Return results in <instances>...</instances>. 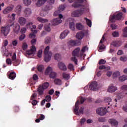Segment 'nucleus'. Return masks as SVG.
<instances>
[{
    "label": "nucleus",
    "mask_w": 127,
    "mask_h": 127,
    "mask_svg": "<svg viewBox=\"0 0 127 127\" xmlns=\"http://www.w3.org/2000/svg\"><path fill=\"white\" fill-rule=\"evenodd\" d=\"M80 100L81 104H83L86 101V99L84 97H80L77 101L74 109V113L76 116H80V115L84 114V107H81L79 110V104H80V100Z\"/></svg>",
    "instance_id": "nucleus-1"
},
{
    "label": "nucleus",
    "mask_w": 127,
    "mask_h": 127,
    "mask_svg": "<svg viewBox=\"0 0 127 127\" xmlns=\"http://www.w3.org/2000/svg\"><path fill=\"white\" fill-rule=\"evenodd\" d=\"M80 7V9H77L75 11H73L71 13V16L72 17H80V16H82L87 10H88V8L86 6L84 5L82 3V5L79 7Z\"/></svg>",
    "instance_id": "nucleus-2"
},
{
    "label": "nucleus",
    "mask_w": 127,
    "mask_h": 127,
    "mask_svg": "<svg viewBox=\"0 0 127 127\" xmlns=\"http://www.w3.org/2000/svg\"><path fill=\"white\" fill-rule=\"evenodd\" d=\"M121 90L123 91L122 92H120L117 94V97L118 100H120V99H123V98H124V97L127 96V85L125 84L122 85L121 87Z\"/></svg>",
    "instance_id": "nucleus-3"
},
{
    "label": "nucleus",
    "mask_w": 127,
    "mask_h": 127,
    "mask_svg": "<svg viewBox=\"0 0 127 127\" xmlns=\"http://www.w3.org/2000/svg\"><path fill=\"white\" fill-rule=\"evenodd\" d=\"M49 46H47L44 51V53L45 54L44 61H45V62H49V61L51 60L52 52L49 51Z\"/></svg>",
    "instance_id": "nucleus-4"
},
{
    "label": "nucleus",
    "mask_w": 127,
    "mask_h": 127,
    "mask_svg": "<svg viewBox=\"0 0 127 127\" xmlns=\"http://www.w3.org/2000/svg\"><path fill=\"white\" fill-rule=\"evenodd\" d=\"M72 56L71 58V61H73L75 64H77L78 60H77L76 58L80 56V48H77L72 52Z\"/></svg>",
    "instance_id": "nucleus-5"
},
{
    "label": "nucleus",
    "mask_w": 127,
    "mask_h": 127,
    "mask_svg": "<svg viewBox=\"0 0 127 127\" xmlns=\"http://www.w3.org/2000/svg\"><path fill=\"white\" fill-rule=\"evenodd\" d=\"M13 63L14 66H17L18 65V63L16 61V53H14L12 56V61L10 59H7L6 60V63L9 66L11 65V64Z\"/></svg>",
    "instance_id": "nucleus-6"
},
{
    "label": "nucleus",
    "mask_w": 127,
    "mask_h": 127,
    "mask_svg": "<svg viewBox=\"0 0 127 127\" xmlns=\"http://www.w3.org/2000/svg\"><path fill=\"white\" fill-rule=\"evenodd\" d=\"M98 87V83L96 81L92 82L89 86L87 85L84 87V91L88 93V91L92 90V91H96Z\"/></svg>",
    "instance_id": "nucleus-7"
},
{
    "label": "nucleus",
    "mask_w": 127,
    "mask_h": 127,
    "mask_svg": "<svg viewBox=\"0 0 127 127\" xmlns=\"http://www.w3.org/2000/svg\"><path fill=\"white\" fill-rule=\"evenodd\" d=\"M69 2L72 3V2H74L72 4L71 6L74 8H78L80 6L83 5V2H84L83 0H68Z\"/></svg>",
    "instance_id": "nucleus-8"
},
{
    "label": "nucleus",
    "mask_w": 127,
    "mask_h": 127,
    "mask_svg": "<svg viewBox=\"0 0 127 127\" xmlns=\"http://www.w3.org/2000/svg\"><path fill=\"white\" fill-rule=\"evenodd\" d=\"M49 83L45 82L42 85H40L39 88H38V92L39 93V94L40 95H43L44 90L48 89V88H49Z\"/></svg>",
    "instance_id": "nucleus-9"
},
{
    "label": "nucleus",
    "mask_w": 127,
    "mask_h": 127,
    "mask_svg": "<svg viewBox=\"0 0 127 127\" xmlns=\"http://www.w3.org/2000/svg\"><path fill=\"white\" fill-rule=\"evenodd\" d=\"M10 26H12V25H7L5 26L2 27L1 28V32L2 34H3L4 36H7L8 33L10 31Z\"/></svg>",
    "instance_id": "nucleus-10"
},
{
    "label": "nucleus",
    "mask_w": 127,
    "mask_h": 127,
    "mask_svg": "<svg viewBox=\"0 0 127 127\" xmlns=\"http://www.w3.org/2000/svg\"><path fill=\"white\" fill-rule=\"evenodd\" d=\"M45 75H50V78H54L56 77L57 74L53 71L52 67L48 66L45 72Z\"/></svg>",
    "instance_id": "nucleus-11"
},
{
    "label": "nucleus",
    "mask_w": 127,
    "mask_h": 127,
    "mask_svg": "<svg viewBox=\"0 0 127 127\" xmlns=\"http://www.w3.org/2000/svg\"><path fill=\"white\" fill-rule=\"evenodd\" d=\"M65 9V6L64 5H60L58 10L55 11L54 15L55 16H59L60 18H63V15L60 14V12L63 11Z\"/></svg>",
    "instance_id": "nucleus-12"
},
{
    "label": "nucleus",
    "mask_w": 127,
    "mask_h": 127,
    "mask_svg": "<svg viewBox=\"0 0 127 127\" xmlns=\"http://www.w3.org/2000/svg\"><path fill=\"white\" fill-rule=\"evenodd\" d=\"M35 52H36V48L35 46H32L30 50H29L26 52V56L29 58H31V57L30 56H34Z\"/></svg>",
    "instance_id": "nucleus-13"
},
{
    "label": "nucleus",
    "mask_w": 127,
    "mask_h": 127,
    "mask_svg": "<svg viewBox=\"0 0 127 127\" xmlns=\"http://www.w3.org/2000/svg\"><path fill=\"white\" fill-rule=\"evenodd\" d=\"M122 17H123V13L120 12V13L117 14V15L114 14L113 16H110L109 20L110 21H111V22H115L116 21V20H119L121 19V18H122Z\"/></svg>",
    "instance_id": "nucleus-14"
},
{
    "label": "nucleus",
    "mask_w": 127,
    "mask_h": 127,
    "mask_svg": "<svg viewBox=\"0 0 127 127\" xmlns=\"http://www.w3.org/2000/svg\"><path fill=\"white\" fill-rule=\"evenodd\" d=\"M108 113L106 107H100L96 109V114L99 116H105Z\"/></svg>",
    "instance_id": "nucleus-15"
},
{
    "label": "nucleus",
    "mask_w": 127,
    "mask_h": 127,
    "mask_svg": "<svg viewBox=\"0 0 127 127\" xmlns=\"http://www.w3.org/2000/svg\"><path fill=\"white\" fill-rule=\"evenodd\" d=\"M13 8H14V5L13 4L8 6L2 10V14H7L9 12H11V11L13 10Z\"/></svg>",
    "instance_id": "nucleus-16"
},
{
    "label": "nucleus",
    "mask_w": 127,
    "mask_h": 127,
    "mask_svg": "<svg viewBox=\"0 0 127 127\" xmlns=\"http://www.w3.org/2000/svg\"><path fill=\"white\" fill-rule=\"evenodd\" d=\"M105 40L106 39H105V34H104L102 36V38L100 40V42L99 43V49L98 50L99 52H102L103 50H104V49H106V47L105 46V45H102V43H104V42H105Z\"/></svg>",
    "instance_id": "nucleus-17"
},
{
    "label": "nucleus",
    "mask_w": 127,
    "mask_h": 127,
    "mask_svg": "<svg viewBox=\"0 0 127 127\" xmlns=\"http://www.w3.org/2000/svg\"><path fill=\"white\" fill-rule=\"evenodd\" d=\"M62 22V18H60V16L59 17L56 18L55 19H54L51 21V23L52 25H58V24H60V23H61Z\"/></svg>",
    "instance_id": "nucleus-18"
},
{
    "label": "nucleus",
    "mask_w": 127,
    "mask_h": 127,
    "mask_svg": "<svg viewBox=\"0 0 127 127\" xmlns=\"http://www.w3.org/2000/svg\"><path fill=\"white\" fill-rule=\"evenodd\" d=\"M46 1H47V0H37L35 5L36 7H41L42 5H44L46 3Z\"/></svg>",
    "instance_id": "nucleus-19"
},
{
    "label": "nucleus",
    "mask_w": 127,
    "mask_h": 127,
    "mask_svg": "<svg viewBox=\"0 0 127 127\" xmlns=\"http://www.w3.org/2000/svg\"><path fill=\"white\" fill-rule=\"evenodd\" d=\"M66 22L69 23V28L71 30L74 31L75 30V24L73 22V19L71 18H69L66 20Z\"/></svg>",
    "instance_id": "nucleus-20"
},
{
    "label": "nucleus",
    "mask_w": 127,
    "mask_h": 127,
    "mask_svg": "<svg viewBox=\"0 0 127 127\" xmlns=\"http://www.w3.org/2000/svg\"><path fill=\"white\" fill-rule=\"evenodd\" d=\"M118 90V87L114 84H110L108 88L107 91L109 93H115Z\"/></svg>",
    "instance_id": "nucleus-21"
},
{
    "label": "nucleus",
    "mask_w": 127,
    "mask_h": 127,
    "mask_svg": "<svg viewBox=\"0 0 127 127\" xmlns=\"http://www.w3.org/2000/svg\"><path fill=\"white\" fill-rule=\"evenodd\" d=\"M58 66L60 70H62V71H67V66H66L65 64L60 62L58 64Z\"/></svg>",
    "instance_id": "nucleus-22"
},
{
    "label": "nucleus",
    "mask_w": 127,
    "mask_h": 127,
    "mask_svg": "<svg viewBox=\"0 0 127 127\" xmlns=\"http://www.w3.org/2000/svg\"><path fill=\"white\" fill-rule=\"evenodd\" d=\"M18 22L21 26H23L26 23V18L24 17H19L18 19Z\"/></svg>",
    "instance_id": "nucleus-23"
},
{
    "label": "nucleus",
    "mask_w": 127,
    "mask_h": 127,
    "mask_svg": "<svg viewBox=\"0 0 127 127\" xmlns=\"http://www.w3.org/2000/svg\"><path fill=\"white\" fill-rule=\"evenodd\" d=\"M32 13V12L30 8H26L24 10V13L25 14V17H28V16H30Z\"/></svg>",
    "instance_id": "nucleus-24"
},
{
    "label": "nucleus",
    "mask_w": 127,
    "mask_h": 127,
    "mask_svg": "<svg viewBox=\"0 0 127 127\" xmlns=\"http://www.w3.org/2000/svg\"><path fill=\"white\" fill-rule=\"evenodd\" d=\"M108 122L109 124H111V126L113 127H118L119 122H118L115 119H110Z\"/></svg>",
    "instance_id": "nucleus-25"
},
{
    "label": "nucleus",
    "mask_w": 127,
    "mask_h": 127,
    "mask_svg": "<svg viewBox=\"0 0 127 127\" xmlns=\"http://www.w3.org/2000/svg\"><path fill=\"white\" fill-rule=\"evenodd\" d=\"M69 43L71 46H79L81 45V41H74L71 40L69 41Z\"/></svg>",
    "instance_id": "nucleus-26"
},
{
    "label": "nucleus",
    "mask_w": 127,
    "mask_h": 127,
    "mask_svg": "<svg viewBox=\"0 0 127 127\" xmlns=\"http://www.w3.org/2000/svg\"><path fill=\"white\" fill-rule=\"evenodd\" d=\"M69 34V31L68 30H65L60 35V39H64L66 36Z\"/></svg>",
    "instance_id": "nucleus-27"
},
{
    "label": "nucleus",
    "mask_w": 127,
    "mask_h": 127,
    "mask_svg": "<svg viewBox=\"0 0 127 127\" xmlns=\"http://www.w3.org/2000/svg\"><path fill=\"white\" fill-rule=\"evenodd\" d=\"M36 19L37 21H39V22H40L41 23H47V22H48V19L43 18L41 17L38 16L36 18Z\"/></svg>",
    "instance_id": "nucleus-28"
},
{
    "label": "nucleus",
    "mask_w": 127,
    "mask_h": 127,
    "mask_svg": "<svg viewBox=\"0 0 127 127\" xmlns=\"http://www.w3.org/2000/svg\"><path fill=\"white\" fill-rule=\"evenodd\" d=\"M122 44H123V42L121 40L114 41L112 43V45L115 46V47H120Z\"/></svg>",
    "instance_id": "nucleus-29"
},
{
    "label": "nucleus",
    "mask_w": 127,
    "mask_h": 127,
    "mask_svg": "<svg viewBox=\"0 0 127 127\" xmlns=\"http://www.w3.org/2000/svg\"><path fill=\"white\" fill-rule=\"evenodd\" d=\"M53 8V6L51 5V4L48 3V4L46 5L43 8V10L45 11H48V10H51Z\"/></svg>",
    "instance_id": "nucleus-30"
},
{
    "label": "nucleus",
    "mask_w": 127,
    "mask_h": 127,
    "mask_svg": "<svg viewBox=\"0 0 127 127\" xmlns=\"http://www.w3.org/2000/svg\"><path fill=\"white\" fill-rule=\"evenodd\" d=\"M84 35L85 33H84V32H80L79 33H77L76 37V38H77V39L81 40L83 39Z\"/></svg>",
    "instance_id": "nucleus-31"
},
{
    "label": "nucleus",
    "mask_w": 127,
    "mask_h": 127,
    "mask_svg": "<svg viewBox=\"0 0 127 127\" xmlns=\"http://www.w3.org/2000/svg\"><path fill=\"white\" fill-rule=\"evenodd\" d=\"M13 31L16 33H17V32H19V30H20V26L19 24H16L13 28Z\"/></svg>",
    "instance_id": "nucleus-32"
},
{
    "label": "nucleus",
    "mask_w": 127,
    "mask_h": 127,
    "mask_svg": "<svg viewBox=\"0 0 127 127\" xmlns=\"http://www.w3.org/2000/svg\"><path fill=\"white\" fill-rule=\"evenodd\" d=\"M88 50H89V48L87 46H84L80 51V56H83V54L85 53L86 51H88Z\"/></svg>",
    "instance_id": "nucleus-33"
},
{
    "label": "nucleus",
    "mask_w": 127,
    "mask_h": 127,
    "mask_svg": "<svg viewBox=\"0 0 127 127\" xmlns=\"http://www.w3.org/2000/svg\"><path fill=\"white\" fill-rule=\"evenodd\" d=\"M15 11L18 14H20V12H21V5H17L15 7Z\"/></svg>",
    "instance_id": "nucleus-34"
},
{
    "label": "nucleus",
    "mask_w": 127,
    "mask_h": 127,
    "mask_svg": "<svg viewBox=\"0 0 127 127\" xmlns=\"http://www.w3.org/2000/svg\"><path fill=\"white\" fill-rule=\"evenodd\" d=\"M32 1L31 0H23V3L26 6H28L31 4Z\"/></svg>",
    "instance_id": "nucleus-35"
},
{
    "label": "nucleus",
    "mask_w": 127,
    "mask_h": 127,
    "mask_svg": "<svg viewBox=\"0 0 127 127\" xmlns=\"http://www.w3.org/2000/svg\"><path fill=\"white\" fill-rule=\"evenodd\" d=\"M15 77H16V74L14 72H11L9 75V79H10L11 80H14Z\"/></svg>",
    "instance_id": "nucleus-36"
},
{
    "label": "nucleus",
    "mask_w": 127,
    "mask_h": 127,
    "mask_svg": "<svg viewBox=\"0 0 127 127\" xmlns=\"http://www.w3.org/2000/svg\"><path fill=\"white\" fill-rule=\"evenodd\" d=\"M63 77L64 80H69L70 79V74L66 72H64L63 73Z\"/></svg>",
    "instance_id": "nucleus-37"
},
{
    "label": "nucleus",
    "mask_w": 127,
    "mask_h": 127,
    "mask_svg": "<svg viewBox=\"0 0 127 127\" xmlns=\"http://www.w3.org/2000/svg\"><path fill=\"white\" fill-rule=\"evenodd\" d=\"M121 73L119 71H115L112 74V77L113 79H116V78H118L119 76H120Z\"/></svg>",
    "instance_id": "nucleus-38"
},
{
    "label": "nucleus",
    "mask_w": 127,
    "mask_h": 127,
    "mask_svg": "<svg viewBox=\"0 0 127 127\" xmlns=\"http://www.w3.org/2000/svg\"><path fill=\"white\" fill-rule=\"evenodd\" d=\"M84 20H85L87 25H88L89 27H92V21L86 17L84 18Z\"/></svg>",
    "instance_id": "nucleus-39"
},
{
    "label": "nucleus",
    "mask_w": 127,
    "mask_h": 127,
    "mask_svg": "<svg viewBox=\"0 0 127 127\" xmlns=\"http://www.w3.org/2000/svg\"><path fill=\"white\" fill-rule=\"evenodd\" d=\"M76 28L78 30H82V29H84V26L80 23H76Z\"/></svg>",
    "instance_id": "nucleus-40"
},
{
    "label": "nucleus",
    "mask_w": 127,
    "mask_h": 127,
    "mask_svg": "<svg viewBox=\"0 0 127 127\" xmlns=\"http://www.w3.org/2000/svg\"><path fill=\"white\" fill-rule=\"evenodd\" d=\"M15 15H16L15 13H12L11 15L9 14L8 15V18H10L12 21L15 20Z\"/></svg>",
    "instance_id": "nucleus-41"
},
{
    "label": "nucleus",
    "mask_w": 127,
    "mask_h": 127,
    "mask_svg": "<svg viewBox=\"0 0 127 127\" xmlns=\"http://www.w3.org/2000/svg\"><path fill=\"white\" fill-rule=\"evenodd\" d=\"M119 80L121 82H124V81H126V80H127V75H124L123 76H120L119 78Z\"/></svg>",
    "instance_id": "nucleus-42"
},
{
    "label": "nucleus",
    "mask_w": 127,
    "mask_h": 127,
    "mask_svg": "<svg viewBox=\"0 0 127 127\" xmlns=\"http://www.w3.org/2000/svg\"><path fill=\"white\" fill-rule=\"evenodd\" d=\"M55 60H57L58 61H60L61 60V55L59 54H56L54 57Z\"/></svg>",
    "instance_id": "nucleus-43"
},
{
    "label": "nucleus",
    "mask_w": 127,
    "mask_h": 127,
    "mask_svg": "<svg viewBox=\"0 0 127 127\" xmlns=\"http://www.w3.org/2000/svg\"><path fill=\"white\" fill-rule=\"evenodd\" d=\"M31 31H32L34 33H37V30H33V29H36V25H32V27H30Z\"/></svg>",
    "instance_id": "nucleus-44"
},
{
    "label": "nucleus",
    "mask_w": 127,
    "mask_h": 127,
    "mask_svg": "<svg viewBox=\"0 0 127 127\" xmlns=\"http://www.w3.org/2000/svg\"><path fill=\"white\" fill-rule=\"evenodd\" d=\"M54 83L56 85H61L62 84V81L60 79L56 78L54 80Z\"/></svg>",
    "instance_id": "nucleus-45"
},
{
    "label": "nucleus",
    "mask_w": 127,
    "mask_h": 127,
    "mask_svg": "<svg viewBox=\"0 0 127 127\" xmlns=\"http://www.w3.org/2000/svg\"><path fill=\"white\" fill-rule=\"evenodd\" d=\"M99 69L100 70H103V69L110 70V69H111V67H110V66L106 67V66H105V65H100L99 66Z\"/></svg>",
    "instance_id": "nucleus-46"
},
{
    "label": "nucleus",
    "mask_w": 127,
    "mask_h": 127,
    "mask_svg": "<svg viewBox=\"0 0 127 127\" xmlns=\"http://www.w3.org/2000/svg\"><path fill=\"white\" fill-rule=\"evenodd\" d=\"M28 47V45H27V43H26V42H24L22 46V48L23 50H24V51L26 50Z\"/></svg>",
    "instance_id": "nucleus-47"
},
{
    "label": "nucleus",
    "mask_w": 127,
    "mask_h": 127,
    "mask_svg": "<svg viewBox=\"0 0 127 127\" xmlns=\"http://www.w3.org/2000/svg\"><path fill=\"white\" fill-rule=\"evenodd\" d=\"M105 102L108 103V105H110L112 106V99L111 98H107L105 99Z\"/></svg>",
    "instance_id": "nucleus-48"
},
{
    "label": "nucleus",
    "mask_w": 127,
    "mask_h": 127,
    "mask_svg": "<svg viewBox=\"0 0 127 127\" xmlns=\"http://www.w3.org/2000/svg\"><path fill=\"white\" fill-rule=\"evenodd\" d=\"M112 36L113 37H119L120 36V33L118 31H114L112 33Z\"/></svg>",
    "instance_id": "nucleus-49"
},
{
    "label": "nucleus",
    "mask_w": 127,
    "mask_h": 127,
    "mask_svg": "<svg viewBox=\"0 0 127 127\" xmlns=\"http://www.w3.org/2000/svg\"><path fill=\"white\" fill-rule=\"evenodd\" d=\"M123 36L127 37V27H125L123 30Z\"/></svg>",
    "instance_id": "nucleus-50"
},
{
    "label": "nucleus",
    "mask_w": 127,
    "mask_h": 127,
    "mask_svg": "<svg viewBox=\"0 0 127 127\" xmlns=\"http://www.w3.org/2000/svg\"><path fill=\"white\" fill-rule=\"evenodd\" d=\"M120 61H121L122 62H126V61H127V56H123L120 57Z\"/></svg>",
    "instance_id": "nucleus-51"
},
{
    "label": "nucleus",
    "mask_w": 127,
    "mask_h": 127,
    "mask_svg": "<svg viewBox=\"0 0 127 127\" xmlns=\"http://www.w3.org/2000/svg\"><path fill=\"white\" fill-rule=\"evenodd\" d=\"M44 69V67L43 65H40L38 66V70L39 72H42L43 69Z\"/></svg>",
    "instance_id": "nucleus-52"
},
{
    "label": "nucleus",
    "mask_w": 127,
    "mask_h": 127,
    "mask_svg": "<svg viewBox=\"0 0 127 127\" xmlns=\"http://www.w3.org/2000/svg\"><path fill=\"white\" fill-rule=\"evenodd\" d=\"M67 68L69 69L71 71L74 70V65L72 64H69L67 66Z\"/></svg>",
    "instance_id": "nucleus-53"
},
{
    "label": "nucleus",
    "mask_w": 127,
    "mask_h": 127,
    "mask_svg": "<svg viewBox=\"0 0 127 127\" xmlns=\"http://www.w3.org/2000/svg\"><path fill=\"white\" fill-rule=\"evenodd\" d=\"M45 100L46 102H50L51 101V96L50 95L46 96Z\"/></svg>",
    "instance_id": "nucleus-54"
},
{
    "label": "nucleus",
    "mask_w": 127,
    "mask_h": 127,
    "mask_svg": "<svg viewBox=\"0 0 127 127\" xmlns=\"http://www.w3.org/2000/svg\"><path fill=\"white\" fill-rule=\"evenodd\" d=\"M18 43V42L16 40H14L12 41V45L13 46H16Z\"/></svg>",
    "instance_id": "nucleus-55"
},
{
    "label": "nucleus",
    "mask_w": 127,
    "mask_h": 127,
    "mask_svg": "<svg viewBox=\"0 0 127 127\" xmlns=\"http://www.w3.org/2000/svg\"><path fill=\"white\" fill-rule=\"evenodd\" d=\"M42 55V50H40L37 54V56L39 58H41Z\"/></svg>",
    "instance_id": "nucleus-56"
},
{
    "label": "nucleus",
    "mask_w": 127,
    "mask_h": 127,
    "mask_svg": "<svg viewBox=\"0 0 127 127\" xmlns=\"http://www.w3.org/2000/svg\"><path fill=\"white\" fill-rule=\"evenodd\" d=\"M45 29L46 31H48V32H49V31H51V28H50V27L49 26H44Z\"/></svg>",
    "instance_id": "nucleus-57"
},
{
    "label": "nucleus",
    "mask_w": 127,
    "mask_h": 127,
    "mask_svg": "<svg viewBox=\"0 0 127 127\" xmlns=\"http://www.w3.org/2000/svg\"><path fill=\"white\" fill-rule=\"evenodd\" d=\"M51 41V39H50V37H48L46 38L45 39V42L46 43H47V44L50 43V42Z\"/></svg>",
    "instance_id": "nucleus-58"
},
{
    "label": "nucleus",
    "mask_w": 127,
    "mask_h": 127,
    "mask_svg": "<svg viewBox=\"0 0 127 127\" xmlns=\"http://www.w3.org/2000/svg\"><path fill=\"white\" fill-rule=\"evenodd\" d=\"M32 46H34L36 44V39H33L31 40Z\"/></svg>",
    "instance_id": "nucleus-59"
},
{
    "label": "nucleus",
    "mask_w": 127,
    "mask_h": 127,
    "mask_svg": "<svg viewBox=\"0 0 127 127\" xmlns=\"http://www.w3.org/2000/svg\"><path fill=\"white\" fill-rule=\"evenodd\" d=\"M35 33H31L29 34V37L30 38H33L34 39H35V37H36V35L35 34H34Z\"/></svg>",
    "instance_id": "nucleus-60"
},
{
    "label": "nucleus",
    "mask_w": 127,
    "mask_h": 127,
    "mask_svg": "<svg viewBox=\"0 0 127 127\" xmlns=\"http://www.w3.org/2000/svg\"><path fill=\"white\" fill-rule=\"evenodd\" d=\"M48 0V3L51 4H54V3L55 2V0Z\"/></svg>",
    "instance_id": "nucleus-61"
},
{
    "label": "nucleus",
    "mask_w": 127,
    "mask_h": 127,
    "mask_svg": "<svg viewBox=\"0 0 127 127\" xmlns=\"http://www.w3.org/2000/svg\"><path fill=\"white\" fill-rule=\"evenodd\" d=\"M46 11H47L44 10V11L41 12L40 13L41 16H43V17L45 16V15H46V14H47V12H46Z\"/></svg>",
    "instance_id": "nucleus-62"
},
{
    "label": "nucleus",
    "mask_w": 127,
    "mask_h": 127,
    "mask_svg": "<svg viewBox=\"0 0 127 127\" xmlns=\"http://www.w3.org/2000/svg\"><path fill=\"white\" fill-rule=\"evenodd\" d=\"M24 38H25V35L23 34V35H21V36H20L19 39V40H20V41H22V40H23V39H24Z\"/></svg>",
    "instance_id": "nucleus-63"
},
{
    "label": "nucleus",
    "mask_w": 127,
    "mask_h": 127,
    "mask_svg": "<svg viewBox=\"0 0 127 127\" xmlns=\"http://www.w3.org/2000/svg\"><path fill=\"white\" fill-rule=\"evenodd\" d=\"M105 63H106V61H105L104 60L101 59L99 61V64L100 65H102L103 64H105Z\"/></svg>",
    "instance_id": "nucleus-64"
}]
</instances>
